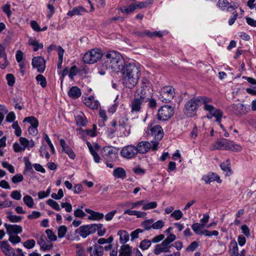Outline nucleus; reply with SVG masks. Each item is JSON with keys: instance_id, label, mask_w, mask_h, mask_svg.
Returning <instances> with one entry per match:
<instances>
[{"instance_id": "nucleus-10", "label": "nucleus", "mask_w": 256, "mask_h": 256, "mask_svg": "<svg viewBox=\"0 0 256 256\" xmlns=\"http://www.w3.org/2000/svg\"><path fill=\"white\" fill-rule=\"evenodd\" d=\"M174 108L168 105L162 106L158 110V118L160 120H166L170 118L174 114Z\"/></svg>"}, {"instance_id": "nucleus-31", "label": "nucleus", "mask_w": 256, "mask_h": 256, "mask_svg": "<svg viewBox=\"0 0 256 256\" xmlns=\"http://www.w3.org/2000/svg\"><path fill=\"white\" fill-rule=\"evenodd\" d=\"M24 174H34V172L32 168L33 164H32V163L30 161L28 158L26 157H24Z\"/></svg>"}, {"instance_id": "nucleus-46", "label": "nucleus", "mask_w": 256, "mask_h": 256, "mask_svg": "<svg viewBox=\"0 0 256 256\" xmlns=\"http://www.w3.org/2000/svg\"><path fill=\"white\" fill-rule=\"evenodd\" d=\"M38 84H40L42 87L45 88L47 85V82L46 78L42 74H39L36 78Z\"/></svg>"}, {"instance_id": "nucleus-11", "label": "nucleus", "mask_w": 256, "mask_h": 256, "mask_svg": "<svg viewBox=\"0 0 256 256\" xmlns=\"http://www.w3.org/2000/svg\"><path fill=\"white\" fill-rule=\"evenodd\" d=\"M146 132L154 138L156 140L154 142H158V140L162 138L164 135L162 129L159 125H150L147 128ZM152 141L154 142L153 140Z\"/></svg>"}, {"instance_id": "nucleus-48", "label": "nucleus", "mask_w": 256, "mask_h": 256, "mask_svg": "<svg viewBox=\"0 0 256 256\" xmlns=\"http://www.w3.org/2000/svg\"><path fill=\"white\" fill-rule=\"evenodd\" d=\"M46 204L52 207L53 209L59 211L60 210V206L58 204L55 200L52 199H48L46 201Z\"/></svg>"}, {"instance_id": "nucleus-33", "label": "nucleus", "mask_w": 256, "mask_h": 256, "mask_svg": "<svg viewBox=\"0 0 256 256\" xmlns=\"http://www.w3.org/2000/svg\"><path fill=\"white\" fill-rule=\"evenodd\" d=\"M132 248L128 244H122L120 248L118 256H130Z\"/></svg>"}, {"instance_id": "nucleus-61", "label": "nucleus", "mask_w": 256, "mask_h": 256, "mask_svg": "<svg viewBox=\"0 0 256 256\" xmlns=\"http://www.w3.org/2000/svg\"><path fill=\"white\" fill-rule=\"evenodd\" d=\"M176 236L174 234H170L169 236L162 242L167 246L176 240Z\"/></svg>"}, {"instance_id": "nucleus-49", "label": "nucleus", "mask_w": 256, "mask_h": 256, "mask_svg": "<svg viewBox=\"0 0 256 256\" xmlns=\"http://www.w3.org/2000/svg\"><path fill=\"white\" fill-rule=\"evenodd\" d=\"M204 226L199 223H194L192 224V228L194 232L197 234H201V231Z\"/></svg>"}, {"instance_id": "nucleus-44", "label": "nucleus", "mask_w": 256, "mask_h": 256, "mask_svg": "<svg viewBox=\"0 0 256 256\" xmlns=\"http://www.w3.org/2000/svg\"><path fill=\"white\" fill-rule=\"evenodd\" d=\"M136 10V6L135 3L130 4L128 6H124L123 8H120V10L123 13L129 14L134 12Z\"/></svg>"}, {"instance_id": "nucleus-29", "label": "nucleus", "mask_w": 256, "mask_h": 256, "mask_svg": "<svg viewBox=\"0 0 256 256\" xmlns=\"http://www.w3.org/2000/svg\"><path fill=\"white\" fill-rule=\"evenodd\" d=\"M225 150L239 152L242 150V148L240 145L234 143V142L228 140V142L226 143L225 147Z\"/></svg>"}, {"instance_id": "nucleus-56", "label": "nucleus", "mask_w": 256, "mask_h": 256, "mask_svg": "<svg viewBox=\"0 0 256 256\" xmlns=\"http://www.w3.org/2000/svg\"><path fill=\"white\" fill-rule=\"evenodd\" d=\"M46 233L47 235L48 238L50 240V242L51 241H55L57 239V237L56 235L54 234V232L50 229H47L46 230Z\"/></svg>"}, {"instance_id": "nucleus-12", "label": "nucleus", "mask_w": 256, "mask_h": 256, "mask_svg": "<svg viewBox=\"0 0 256 256\" xmlns=\"http://www.w3.org/2000/svg\"><path fill=\"white\" fill-rule=\"evenodd\" d=\"M102 157L107 160L113 161L117 158V151L112 146H105L101 150Z\"/></svg>"}, {"instance_id": "nucleus-59", "label": "nucleus", "mask_w": 256, "mask_h": 256, "mask_svg": "<svg viewBox=\"0 0 256 256\" xmlns=\"http://www.w3.org/2000/svg\"><path fill=\"white\" fill-rule=\"evenodd\" d=\"M24 180V176L20 174H18L12 178V181L14 184H16L22 182Z\"/></svg>"}, {"instance_id": "nucleus-37", "label": "nucleus", "mask_w": 256, "mask_h": 256, "mask_svg": "<svg viewBox=\"0 0 256 256\" xmlns=\"http://www.w3.org/2000/svg\"><path fill=\"white\" fill-rule=\"evenodd\" d=\"M75 118L77 124L80 126H84L87 122L86 118L82 112H79L76 116Z\"/></svg>"}, {"instance_id": "nucleus-20", "label": "nucleus", "mask_w": 256, "mask_h": 256, "mask_svg": "<svg viewBox=\"0 0 256 256\" xmlns=\"http://www.w3.org/2000/svg\"><path fill=\"white\" fill-rule=\"evenodd\" d=\"M4 226L8 235L18 234L22 231V227L19 225L5 224Z\"/></svg>"}, {"instance_id": "nucleus-25", "label": "nucleus", "mask_w": 256, "mask_h": 256, "mask_svg": "<svg viewBox=\"0 0 256 256\" xmlns=\"http://www.w3.org/2000/svg\"><path fill=\"white\" fill-rule=\"evenodd\" d=\"M84 104L93 110L98 109L99 106V102L96 100L93 96H90L84 100Z\"/></svg>"}, {"instance_id": "nucleus-63", "label": "nucleus", "mask_w": 256, "mask_h": 256, "mask_svg": "<svg viewBox=\"0 0 256 256\" xmlns=\"http://www.w3.org/2000/svg\"><path fill=\"white\" fill-rule=\"evenodd\" d=\"M6 79L8 84L9 86H13L15 83V78L14 76L11 74H8L6 76Z\"/></svg>"}, {"instance_id": "nucleus-18", "label": "nucleus", "mask_w": 256, "mask_h": 256, "mask_svg": "<svg viewBox=\"0 0 256 256\" xmlns=\"http://www.w3.org/2000/svg\"><path fill=\"white\" fill-rule=\"evenodd\" d=\"M216 6L222 10L226 12L232 11L236 8L235 4H230L227 0H218Z\"/></svg>"}, {"instance_id": "nucleus-39", "label": "nucleus", "mask_w": 256, "mask_h": 256, "mask_svg": "<svg viewBox=\"0 0 256 256\" xmlns=\"http://www.w3.org/2000/svg\"><path fill=\"white\" fill-rule=\"evenodd\" d=\"M153 0H146L143 2H138L135 3L136 9L146 8L153 3Z\"/></svg>"}, {"instance_id": "nucleus-21", "label": "nucleus", "mask_w": 256, "mask_h": 256, "mask_svg": "<svg viewBox=\"0 0 256 256\" xmlns=\"http://www.w3.org/2000/svg\"><path fill=\"white\" fill-rule=\"evenodd\" d=\"M85 211L90 214L88 218L89 220L99 221L104 218V214L102 213L94 211L90 208H86Z\"/></svg>"}, {"instance_id": "nucleus-27", "label": "nucleus", "mask_w": 256, "mask_h": 256, "mask_svg": "<svg viewBox=\"0 0 256 256\" xmlns=\"http://www.w3.org/2000/svg\"><path fill=\"white\" fill-rule=\"evenodd\" d=\"M0 248L6 255L8 256L14 255L13 249L10 246L6 241H3L0 242Z\"/></svg>"}, {"instance_id": "nucleus-5", "label": "nucleus", "mask_w": 256, "mask_h": 256, "mask_svg": "<svg viewBox=\"0 0 256 256\" xmlns=\"http://www.w3.org/2000/svg\"><path fill=\"white\" fill-rule=\"evenodd\" d=\"M152 84L150 80L146 78L142 80V86L140 88L136 90L134 96L141 98L143 96L144 98L149 99L152 94Z\"/></svg>"}, {"instance_id": "nucleus-2", "label": "nucleus", "mask_w": 256, "mask_h": 256, "mask_svg": "<svg viewBox=\"0 0 256 256\" xmlns=\"http://www.w3.org/2000/svg\"><path fill=\"white\" fill-rule=\"evenodd\" d=\"M103 60L106 68L118 72L124 67V60L120 54L116 51H110L104 56Z\"/></svg>"}, {"instance_id": "nucleus-45", "label": "nucleus", "mask_w": 256, "mask_h": 256, "mask_svg": "<svg viewBox=\"0 0 256 256\" xmlns=\"http://www.w3.org/2000/svg\"><path fill=\"white\" fill-rule=\"evenodd\" d=\"M7 218L12 222H18L22 220V217L18 216L13 215L12 212H8Z\"/></svg>"}, {"instance_id": "nucleus-47", "label": "nucleus", "mask_w": 256, "mask_h": 256, "mask_svg": "<svg viewBox=\"0 0 256 256\" xmlns=\"http://www.w3.org/2000/svg\"><path fill=\"white\" fill-rule=\"evenodd\" d=\"M183 216L182 212L180 210H174L171 214L170 217L174 218L175 220H178L181 219Z\"/></svg>"}, {"instance_id": "nucleus-43", "label": "nucleus", "mask_w": 256, "mask_h": 256, "mask_svg": "<svg viewBox=\"0 0 256 256\" xmlns=\"http://www.w3.org/2000/svg\"><path fill=\"white\" fill-rule=\"evenodd\" d=\"M24 204L29 208H33L34 206V203L32 198L29 196H25L23 198Z\"/></svg>"}, {"instance_id": "nucleus-26", "label": "nucleus", "mask_w": 256, "mask_h": 256, "mask_svg": "<svg viewBox=\"0 0 256 256\" xmlns=\"http://www.w3.org/2000/svg\"><path fill=\"white\" fill-rule=\"evenodd\" d=\"M228 142V140L225 138H222L216 140L214 144H213L210 149L212 150H224L226 146V143Z\"/></svg>"}, {"instance_id": "nucleus-55", "label": "nucleus", "mask_w": 256, "mask_h": 256, "mask_svg": "<svg viewBox=\"0 0 256 256\" xmlns=\"http://www.w3.org/2000/svg\"><path fill=\"white\" fill-rule=\"evenodd\" d=\"M2 166L7 169L9 172L11 174H14L15 172L14 168L12 165L9 164L7 162H2Z\"/></svg>"}, {"instance_id": "nucleus-19", "label": "nucleus", "mask_w": 256, "mask_h": 256, "mask_svg": "<svg viewBox=\"0 0 256 256\" xmlns=\"http://www.w3.org/2000/svg\"><path fill=\"white\" fill-rule=\"evenodd\" d=\"M8 64L6 48L0 44V68L4 69Z\"/></svg>"}, {"instance_id": "nucleus-15", "label": "nucleus", "mask_w": 256, "mask_h": 256, "mask_svg": "<svg viewBox=\"0 0 256 256\" xmlns=\"http://www.w3.org/2000/svg\"><path fill=\"white\" fill-rule=\"evenodd\" d=\"M120 154L124 158L130 159L134 157L138 154L136 146L130 144L122 148L120 151Z\"/></svg>"}, {"instance_id": "nucleus-62", "label": "nucleus", "mask_w": 256, "mask_h": 256, "mask_svg": "<svg viewBox=\"0 0 256 256\" xmlns=\"http://www.w3.org/2000/svg\"><path fill=\"white\" fill-rule=\"evenodd\" d=\"M199 244L196 241H194L186 248V250L188 252H193L198 247Z\"/></svg>"}, {"instance_id": "nucleus-51", "label": "nucleus", "mask_w": 256, "mask_h": 256, "mask_svg": "<svg viewBox=\"0 0 256 256\" xmlns=\"http://www.w3.org/2000/svg\"><path fill=\"white\" fill-rule=\"evenodd\" d=\"M9 241L13 244L20 243L21 242V238L17 234L9 235Z\"/></svg>"}, {"instance_id": "nucleus-40", "label": "nucleus", "mask_w": 256, "mask_h": 256, "mask_svg": "<svg viewBox=\"0 0 256 256\" xmlns=\"http://www.w3.org/2000/svg\"><path fill=\"white\" fill-rule=\"evenodd\" d=\"M230 252L232 256H236L238 253V246L236 240H232L230 244Z\"/></svg>"}, {"instance_id": "nucleus-57", "label": "nucleus", "mask_w": 256, "mask_h": 256, "mask_svg": "<svg viewBox=\"0 0 256 256\" xmlns=\"http://www.w3.org/2000/svg\"><path fill=\"white\" fill-rule=\"evenodd\" d=\"M201 234H204L206 236H217L218 235V232L217 230L209 231L206 230H204L201 231Z\"/></svg>"}, {"instance_id": "nucleus-14", "label": "nucleus", "mask_w": 256, "mask_h": 256, "mask_svg": "<svg viewBox=\"0 0 256 256\" xmlns=\"http://www.w3.org/2000/svg\"><path fill=\"white\" fill-rule=\"evenodd\" d=\"M148 98H144L143 96L140 98L134 96V98L132 100L130 104L132 112H140L143 104L148 102Z\"/></svg>"}, {"instance_id": "nucleus-36", "label": "nucleus", "mask_w": 256, "mask_h": 256, "mask_svg": "<svg viewBox=\"0 0 256 256\" xmlns=\"http://www.w3.org/2000/svg\"><path fill=\"white\" fill-rule=\"evenodd\" d=\"M113 176L117 178L124 179L126 178V172L123 168L119 167L114 170Z\"/></svg>"}, {"instance_id": "nucleus-23", "label": "nucleus", "mask_w": 256, "mask_h": 256, "mask_svg": "<svg viewBox=\"0 0 256 256\" xmlns=\"http://www.w3.org/2000/svg\"><path fill=\"white\" fill-rule=\"evenodd\" d=\"M38 244H40L42 249L44 250H50L52 244L48 240L46 236L44 234H42L40 238L38 240Z\"/></svg>"}, {"instance_id": "nucleus-32", "label": "nucleus", "mask_w": 256, "mask_h": 256, "mask_svg": "<svg viewBox=\"0 0 256 256\" xmlns=\"http://www.w3.org/2000/svg\"><path fill=\"white\" fill-rule=\"evenodd\" d=\"M80 90L77 86H72L68 92V96L73 99H76L81 96Z\"/></svg>"}, {"instance_id": "nucleus-17", "label": "nucleus", "mask_w": 256, "mask_h": 256, "mask_svg": "<svg viewBox=\"0 0 256 256\" xmlns=\"http://www.w3.org/2000/svg\"><path fill=\"white\" fill-rule=\"evenodd\" d=\"M95 225H84L81 226L78 230V234L83 238H86L95 231Z\"/></svg>"}, {"instance_id": "nucleus-64", "label": "nucleus", "mask_w": 256, "mask_h": 256, "mask_svg": "<svg viewBox=\"0 0 256 256\" xmlns=\"http://www.w3.org/2000/svg\"><path fill=\"white\" fill-rule=\"evenodd\" d=\"M153 229L160 230L164 226V222L162 220H158L152 223Z\"/></svg>"}, {"instance_id": "nucleus-41", "label": "nucleus", "mask_w": 256, "mask_h": 256, "mask_svg": "<svg viewBox=\"0 0 256 256\" xmlns=\"http://www.w3.org/2000/svg\"><path fill=\"white\" fill-rule=\"evenodd\" d=\"M157 206V202H146V200H144V203L142 204V210H146L150 209H154L156 208Z\"/></svg>"}, {"instance_id": "nucleus-60", "label": "nucleus", "mask_w": 256, "mask_h": 256, "mask_svg": "<svg viewBox=\"0 0 256 256\" xmlns=\"http://www.w3.org/2000/svg\"><path fill=\"white\" fill-rule=\"evenodd\" d=\"M2 11L6 14L8 18H10L12 15V11L10 10V5L6 4L2 6Z\"/></svg>"}, {"instance_id": "nucleus-7", "label": "nucleus", "mask_w": 256, "mask_h": 256, "mask_svg": "<svg viewBox=\"0 0 256 256\" xmlns=\"http://www.w3.org/2000/svg\"><path fill=\"white\" fill-rule=\"evenodd\" d=\"M102 56V51L98 48L90 50L83 56V61L86 64H92L96 62Z\"/></svg>"}, {"instance_id": "nucleus-42", "label": "nucleus", "mask_w": 256, "mask_h": 256, "mask_svg": "<svg viewBox=\"0 0 256 256\" xmlns=\"http://www.w3.org/2000/svg\"><path fill=\"white\" fill-rule=\"evenodd\" d=\"M144 203V200L136 201L134 202H128L125 204V206L130 209L138 208Z\"/></svg>"}, {"instance_id": "nucleus-13", "label": "nucleus", "mask_w": 256, "mask_h": 256, "mask_svg": "<svg viewBox=\"0 0 256 256\" xmlns=\"http://www.w3.org/2000/svg\"><path fill=\"white\" fill-rule=\"evenodd\" d=\"M23 122H28L30 124L28 128V133L30 135L36 136L38 134L37 128L39 122L37 118L32 116H28L24 118Z\"/></svg>"}, {"instance_id": "nucleus-16", "label": "nucleus", "mask_w": 256, "mask_h": 256, "mask_svg": "<svg viewBox=\"0 0 256 256\" xmlns=\"http://www.w3.org/2000/svg\"><path fill=\"white\" fill-rule=\"evenodd\" d=\"M32 66L36 68L38 72L42 73L46 68V62L42 56L34 57L32 60Z\"/></svg>"}, {"instance_id": "nucleus-8", "label": "nucleus", "mask_w": 256, "mask_h": 256, "mask_svg": "<svg viewBox=\"0 0 256 256\" xmlns=\"http://www.w3.org/2000/svg\"><path fill=\"white\" fill-rule=\"evenodd\" d=\"M174 94V89L172 86H165L161 89L158 95V99L162 102L168 103L173 99Z\"/></svg>"}, {"instance_id": "nucleus-6", "label": "nucleus", "mask_w": 256, "mask_h": 256, "mask_svg": "<svg viewBox=\"0 0 256 256\" xmlns=\"http://www.w3.org/2000/svg\"><path fill=\"white\" fill-rule=\"evenodd\" d=\"M35 146V142L31 140H28L24 137H20L18 142H16L13 144L14 150L16 152H20L24 151L26 149L30 150Z\"/></svg>"}, {"instance_id": "nucleus-35", "label": "nucleus", "mask_w": 256, "mask_h": 256, "mask_svg": "<svg viewBox=\"0 0 256 256\" xmlns=\"http://www.w3.org/2000/svg\"><path fill=\"white\" fill-rule=\"evenodd\" d=\"M118 235L120 236V243L123 244H125L127 242L130 238L128 233L124 230H120L118 232Z\"/></svg>"}, {"instance_id": "nucleus-9", "label": "nucleus", "mask_w": 256, "mask_h": 256, "mask_svg": "<svg viewBox=\"0 0 256 256\" xmlns=\"http://www.w3.org/2000/svg\"><path fill=\"white\" fill-rule=\"evenodd\" d=\"M158 143L157 142H152V140L150 142L148 141L140 142H138L136 146L137 154H146L151 148L153 150H155L157 149Z\"/></svg>"}, {"instance_id": "nucleus-1", "label": "nucleus", "mask_w": 256, "mask_h": 256, "mask_svg": "<svg viewBox=\"0 0 256 256\" xmlns=\"http://www.w3.org/2000/svg\"><path fill=\"white\" fill-rule=\"evenodd\" d=\"M123 84L128 88H132L136 84L140 75V67L134 63H130L122 68Z\"/></svg>"}, {"instance_id": "nucleus-30", "label": "nucleus", "mask_w": 256, "mask_h": 256, "mask_svg": "<svg viewBox=\"0 0 256 256\" xmlns=\"http://www.w3.org/2000/svg\"><path fill=\"white\" fill-rule=\"evenodd\" d=\"M124 214L129 216H134L138 218H146V212L131 210L130 209L126 210L124 211Z\"/></svg>"}, {"instance_id": "nucleus-24", "label": "nucleus", "mask_w": 256, "mask_h": 256, "mask_svg": "<svg viewBox=\"0 0 256 256\" xmlns=\"http://www.w3.org/2000/svg\"><path fill=\"white\" fill-rule=\"evenodd\" d=\"M202 180L206 184H210L214 181L220 184L222 182L219 176L214 172L209 173L206 175L204 176Z\"/></svg>"}, {"instance_id": "nucleus-3", "label": "nucleus", "mask_w": 256, "mask_h": 256, "mask_svg": "<svg viewBox=\"0 0 256 256\" xmlns=\"http://www.w3.org/2000/svg\"><path fill=\"white\" fill-rule=\"evenodd\" d=\"M212 102V99L210 98L204 96L202 100V103L204 105V110L208 112V114L207 118H211L214 117L216 118V122H220L223 116L222 112L219 109L214 108L210 103Z\"/></svg>"}, {"instance_id": "nucleus-34", "label": "nucleus", "mask_w": 256, "mask_h": 256, "mask_svg": "<svg viewBox=\"0 0 256 256\" xmlns=\"http://www.w3.org/2000/svg\"><path fill=\"white\" fill-rule=\"evenodd\" d=\"M86 12V9L82 6L74 8L72 10L68 12V16H72L75 15H82Z\"/></svg>"}, {"instance_id": "nucleus-22", "label": "nucleus", "mask_w": 256, "mask_h": 256, "mask_svg": "<svg viewBox=\"0 0 256 256\" xmlns=\"http://www.w3.org/2000/svg\"><path fill=\"white\" fill-rule=\"evenodd\" d=\"M90 256H102L104 254V248L102 246L98 244H94V247L90 246L87 249Z\"/></svg>"}, {"instance_id": "nucleus-52", "label": "nucleus", "mask_w": 256, "mask_h": 256, "mask_svg": "<svg viewBox=\"0 0 256 256\" xmlns=\"http://www.w3.org/2000/svg\"><path fill=\"white\" fill-rule=\"evenodd\" d=\"M153 222H154V220H152V219H150V220H144L142 223V226L146 230H149L151 229L152 228H153V226H152Z\"/></svg>"}, {"instance_id": "nucleus-38", "label": "nucleus", "mask_w": 256, "mask_h": 256, "mask_svg": "<svg viewBox=\"0 0 256 256\" xmlns=\"http://www.w3.org/2000/svg\"><path fill=\"white\" fill-rule=\"evenodd\" d=\"M230 165V164L228 159L220 164V168L222 170L226 172V175L227 176H230L232 174Z\"/></svg>"}, {"instance_id": "nucleus-28", "label": "nucleus", "mask_w": 256, "mask_h": 256, "mask_svg": "<svg viewBox=\"0 0 256 256\" xmlns=\"http://www.w3.org/2000/svg\"><path fill=\"white\" fill-rule=\"evenodd\" d=\"M170 246H167L163 242L160 244L156 246L154 249V253L156 255H158L162 252H169Z\"/></svg>"}, {"instance_id": "nucleus-4", "label": "nucleus", "mask_w": 256, "mask_h": 256, "mask_svg": "<svg viewBox=\"0 0 256 256\" xmlns=\"http://www.w3.org/2000/svg\"><path fill=\"white\" fill-rule=\"evenodd\" d=\"M204 98V96H198L188 100L184 106V114L188 116H194L198 108L203 104L202 100Z\"/></svg>"}, {"instance_id": "nucleus-53", "label": "nucleus", "mask_w": 256, "mask_h": 256, "mask_svg": "<svg viewBox=\"0 0 256 256\" xmlns=\"http://www.w3.org/2000/svg\"><path fill=\"white\" fill-rule=\"evenodd\" d=\"M76 248L77 250L76 252V256H85V250L80 244H76Z\"/></svg>"}, {"instance_id": "nucleus-54", "label": "nucleus", "mask_w": 256, "mask_h": 256, "mask_svg": "<svg viewBox=\"0 0 256 256\" xmlns=\"http://www.w3.org/2000/svg\"><path fill=\"white\" fill-rule=\"evenodd\" d=\"M12 128L15 130L14 134L17 136H20L22 134V130L18 126L17 121L14 122L12 124Z\"/></svg>"}, {"instance_id": "nucleus-50", "label": "nucleus", "mask_w": 256, "mask_h": 256, "mask_svg": "<svg viewBox=\"0 0 256 256\" xmlns=\"http://www.w3.org/2000/svg\"><path fill=\"white\" fill-rule=\"evenodd\" d=\"M152 244V241L148 240H144L141 242L140 244V248L143 250H146L148 249Z\"/></svg>"}, {"instance_id": "nucleus-58", "label": "nucleus", "mask_w": 256, "mask_h": 256, "mask_svg": "<svg viewBox=\"0 0 256 256\" xmlns=\"http://www.w3.org/2000/svg\"><path fill=\"white\" fill-rule=\"evenodd\" d=\"M67 232V228L66 226H62L58 228V234L59 238L64 237Z\"/></svg>"}]
</instances>
